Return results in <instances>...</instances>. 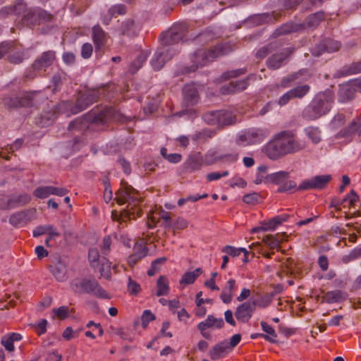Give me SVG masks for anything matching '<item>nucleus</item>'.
<instances>
[{"label":"nucleus","mask_w":361,"mask_h":361,"mask_svg":"<svg viewBox=\"0 0 361 361\" xmlns=\"http://www.w3.org/2000/svg\"><path fill=\"white\" fill-rule=\"evenodd\" d=\"M306 147V142L298 140L292 130H282L276 133L264 146V152L271 160H277L288 154L300 152Z\"/></svg>","instance_id":"1"},{"label":"nucleus","mask_w":361,"mask_h":361,"mask_svg":"<svg viewBox=\"0 0 361 361\" xmlns=\"http://www.w3.org/2000/svg\"><path fill=\"white\" fill-rule=\"evenodd\" d=\"M137 191L128 183L122 181L121 188L116 192L115 200L118 204L128 203L126 208L120 213L116 210L111 212L113 221H118L120 225L127 219H135L142 214V209L138 207L141 199L137 197Z\"/></svg>","instance_id":"2"},{"label":"nucleus","mask_w":361,"mask_h":361,"mask_svg":"<svg viewBox=\"0 0 361 361\" xmlns=\"http://www.w3.org/2000/svg\"><path fill=\"white\" fill-rule=\"evenodd\" d=\"M226 47L223 44H217L209 49H199L190 56L192 65L185 67L183 70V73H189L195 72L199 68L207 65L215 59L224 56L226 54Z\"/></svg>","instance_id":"3"},{"label":"nucleus","mask_w":361,"mask_h":361,"mask_svg":"<svg viewBox=\"0 0 361 361\" xmlns=\"http://www.w3.org/2000/svg\"><path fill=\"white\" fill-rule=\"evenodd\" d=\"M333 96L330 92L317 94L302 113L304 118L310 121L315 120L324 115L330 110Z\"/></svg>","instance_id":"4"},{"label":"nucleus","mask_w":361,"mask_h":361,"mask_svg":"<svg viewBox=\"0 0 361 361\" xmlns=\"http://www.w3.org/2000/svg\"><path fill=\"white\" fill-rule=\"evenodd\" d=\"M73 290L75 293L92 294L99 298H109L107 292L104 290L96 280L84 279H75L71 283Z\"/></svg>","instance_id":"5"},{"label":"nucleus","mask_w":361,"mask_h":361,"mask_svg":"<svg viewBox=\"0 0 361 361\" xmlns=\"http://www.w3.org/2000/svg\"><path fill=\"white\" fill-rule=\"evenodd\" d=\"M105 91L104 87L85 90L77 99L75 106L71 109V112L75 114L85 110L90 105L97 102L101 97L105 96Z\"/></svg>","instance_id":"6"},{"label":"nucleus","mask_w":361,"mask_h":361,"mask_svg":"<svg viewBox=\"0 0 361 361\" xmlns=\"http://www.w3.org/2000/svg\"><path fill=\"white\" fill-rule=\"evenodd\" d=\"M90 121L97 124L104 123L109 121L125 122L126 118L119 111L112 107H106L98 112L91 111L88 115Z\"/></svg>","instance_id":"7"},{"label":"nucleus","mask_w":361,"mask_h":361,"mask_svg":"<svg viewBox=\"0 0 361 361\" xmlns=\"http://www.w3.org/2000/svg\"><path fill=\"white\" fill-rule=\"evenodd\" d=\"M188 27L185 23L174 24L168 31L161 33L160 36L161 44L170 47L179 42L185 36Z\"/></svg>","instance_id":"8"},{"label":"nucleus","mask_w":361,"mask_h":361,"mask_svg":"<svg viewBox=\"0 0 361 361\" xmlns=\"http://www.w3.org/2000/svg\"><path fill=\"white\" fill-rule=\"evenodd\" d=\"M34 94L25 92L19 95H8L4 97L3 103L9 109H18L20 107H30L33 105Z\"/></svg>","instance_id":"9"},{"label":"nucleus","mask_w":361,"mask_h":361,"mask_svg":"<svg viewBox=\"0 0 361 361\" xmlns=\"http://www.w3.org/2000/svg\"><path fill=\"white\" fill-rule=\"evenodd\" d=\"M289 177V172L281 171L269 174L267 180L269 181V183L279 185L277 189L278 192H284L295 188L297 185L295 181L288 180Z\"/></svg>","instance_id":"10"},{"label":"nucleus","mask_w":361,"mask_h":361,"mask_svg":"<svg viewBox=\"0 0 361 361\" xmlns=\"http://www.w3.org/2000/svg\"><path fill=\"white\" fill-rule=\"evenodd\" d=\"M175 54V50L171 47L161 45L159 47L151 60L154 70L159 71L162 68L165 63L169 61Z\"/></svg>","instance_id":"11"},{"label":"nucleus","mask_w":361,"mask_h":361,"mask_svg":"<svg viewBox=\"0 0 361 361\" xmlns=\"http://www.w3.org/2000/svg\"><path fill=\"white\" fill-rule=\"evenodd\" d=\"M36 212V209L30 208L15 212L11 215L9 223L13 226L26 224L35 218Z\"/></svg>","instance_id":"12"},{"label":"nucleus","mask_w":361,"mask_h":361,"mask_svg":"<svg viewBox=\"0 0 361 361\" xmlns=\"http://www.w3.org/2000/svg\"><path fill=\"white\" fill-rule=\"evenodd\" d=\"M310 86L309 85L305 84L297 86L282 95L279 100V104L281 106H283L290 99H302L310 92Z\"/></svg>","instance_id":"13"},{"label":"nucleus","mask_w":361,"mask_h":361,"mask_svg":"<svg viewBox=\"0 0 361 361\" xmlns=\"http://www.w3.org/2000/svg\"><path fill=\"white\" fill-rule=\"evenodd\" d=\"M55 59L56 53L54 51L49 50L44 51L34 61L32 68L37 72L45 71L47 68L53 64Z\"/></svg>","instance_id":"14"},{"label":"nucleus","mask_w":361,"mask_h":361,"mask_svg":"<svg viewBox=\"0 0 361 361\" xmlns=\"http://www.w3.org/2000/svg\"><path fill=\"white\" fill-rule=\"evenodd\" d=\"M255 308V301H246L237 307L235 316L239 322L247 323L252 317Z\"/></svg>","instance_id":"15"},{"label":"nucleus","mask_w":361,"mask_h":361,"mask_svg":"<svg viewBox=\"0 0 361 361\" xmlns=\"http://www.w3.org/2000/svg\"><path fill=\"white\" fill-rule=\"evenodd\" d=\"M293 52V48H287L280 53L272 54L266 61L268 68L271 70H277L281 68L287 60L288 56Z\"/></svg>","instance_id":"16"},{"label":"nucleus","mask_w":361,"mask_h":361,"mask_svg":"<svg viewBox=\"0 0 361 361\" xmlns=\"http://www.w3.org/2000/svg\"><path fill=\"white\" fill-rule=\"evenodd\" d=\"M331 180L330 175L316 176L312 180L302 182L298 187L299 190L309 189H323Z\"/></svg>","instance_id":"17"},{"label":"nucleus","mask_w":361,"mask_h":361,"mask_svg":"<svg viewBox=\"0 0 361 361\" xmlns=\"http://www.w3.org/2000/svg\"><path fill=\"white\" fill-rule=\"evenodd\" d=\"M54 18V16L48 13L47 11L39 8L36 11H30L25 16L26 20H31L34 24H41L51 22Z\"/></svg>","instance_id":"18"},{"label":"nucleus","mask_w":361,"mask_h":361,"mask_svg":"<svg viewBox=\"0 0 361 361\" xmlns=\"http://www.w3.org/2000/svg\"><path fill=\"white\" fill-rule=\"evenodd\" d=\"M183 104L185 106H192L197 104L200 96L197 88L193 85H186L183 90Z\"/></svg>","instance_id":"19"},{"label":"nucleus","mask_w":361,"mask_h":361,"mask_svg":"<svg viewBox=\"0 0 361 361\" xmlns=\"http://www.w3.org/2000/svg\"><path fill=\"white\" fill-rule=\"evenodd\" d=\"M202 166V158L199 154L188 157L183 166L182 173H193L199 171Z\"/></svg>","instance_id":"20"},{"label":"nucleus","mask_w":361,"mask_h":361,"mask_svg":"<svg viewBox=\"0 0 361 361\" xmlns=\"http://www.w3.org/2000/svg\"><path fill=\"white\" fill-rule=\"evenodd\" d=\"M92 40L96 51L102 49L107 42L108 36L106 32L99 25H94L92 27Z\"/></svg>","instance_id":"21"},{"label":"nucleus","mask_w":361,"mask_h":361,"mask_svg":"<svg viewBox=\"0 0 361 361\" xmlns=\"http://www.w3.org/2000/svg\"><path fill=\"white\" fill-rule=\"evenodd\" d=\"M229 350L228 343L226 340H224L214 345L209 355L212 360H216L225 357Z\"/></svg>","instance_id":"22"},{"label":"nucleus","mask_w":361,"mask_h":361,"mask_svg":"<svg viewBox=\"0 0 361 361\" xmlns=\"http://www.w3.org/2000/svg\"><path fill=\"white\" fill-rule=\"evenodd\" d=\"M218 115L217 128L219 129H222L236 123V116L231 111L223 109L218 110Z\"/></svg>","instance_id":"23"},{"label":"nucleus","mask_w":361,"mask_h":361,"mask_svg":"<svg viewBox=\"0 0 361 361\" xmlns=\"http://www.w3.org/2000/svg\"><path fill=\"white\" fill-rule=\"evenodd\" d=\"M31 197L27 193L13 195L7 200L6 209H10L17 207L25 205L30 202Z\"/></svg>","instance_id":"24"},{"label":"nucleus","mask_w":361,"mask_h":361,"mask_svg":"<svg viewBox=\"0 0 361 361\" xmlns=\"http://www.w3.org/2000/svg\"><path fill=\"white\" fill-rule=\"evenodd\" d=\"M49 270L59 281H64L68 278L66 266L60 259H58L54 264L49 265Z\"/></svg>","instance_id":"25"},{"label":"nucleus","mask_w":361,"mask_h":361,"mask_svg":"<svg viewBox=\"0 0 361 361\" xmlns=\"http://www.w3.org/2000/svg\"><path fill=\"white\" fill-rule=\"evenodd\" d=\"M148 252V249L146 246L136 243L134 247V252L130 255L128 258V264L130 267H134L137 262L145 257Z\"/></svg>","instance_id":"26"},{"label":"nucleus","mask_w":361,"mask_h":361,"mask_svg":"<svg viewBox=\"0 0 361 361\" xmlns=\"http://www.w3.org/2000/svg\"><path fill=\"white\" fill-rule=\"evenodd\" d=\"M348 298L346 293L341 290L328 291L322 296V301L327 303L340 302L345 300Z\"/></svg>","instance_id":"27"},{"label":"nucleus","mask_w":361,"mask_h":361,"mask_svg":"<svg viewBox=\"0 0 361 361\" xmlns=\"http://www.w3.org/2000/svg\"><path fill=\"white\" fill-rule=\"evenodd\" d=\"M121 35L133 37L137 35V28L133 19H127L122 22L118 29Z\"/></svg>","instance_id":"28"},{"label":"nucleus","mask_w":361,"mask_h":361,"mask_svg":"<svg viewBox=\"0 0 361 361\" xmlns=\"http://www.w3.org/2000/svg\"><path fill=\"white\" fill-rule=\"evenodd\" d=\"M224 325V322L222 318H215L213 315H209L204 322H201L197 325L198 330H206L209 328L216 327L221 329Z\"/></svg>","instance_id":"29"},{"label":"nucleus","mask_w":361,"mask_h":361,"mask_svg":"<svg viewBox=\"0 0 361 361\" xmlns=\"http://www.w3.org/2000/svg\"><path fill=\"white\" fill-rule=\"evenodd\" d=\"M360 118L359 117H357L356 118L353 119L346 128L341 130L338 133V137H350L355 133H357L358 130L360 128Z\"/></svg>","instance_id":"30"},{"label":"nucleus","mask_w":361,"mask_h":361,"mask_svg":"<svg viewBox=\"0 0 361 361\" xmlns=\"http://www.w3.org/2000/svg\"><path fill=\"white\" fill-rule=\"evenodd\" d=\"M235 287V281L233 279H229L226 286L223 288L220 295L221 299L224 303L228 304L231 302Z\"/></svg>","instance_id":"31"},{"label":"nucleus","mask_w":361,"mask_h":361,"mask_svg":"<svg viewBox=\"0 0 361 361\" xmlns=\"http://www.w3.org/2000/svg\"><path fill=\"white\" fill-rule=\"evenodd\" d=\"M284 235L279 233L273 235H267L262 238V242L269 247L270 249H279L282 243Z\"/></svg>","instance_id":"32"},{"label":"nucleus","mask_w":361,"mask_h":361,"mask_svg":"<svg viewBox=\"0 0 361 361\" xmlns=\"http://www.w3.org/2000/svg\"><path fill=\"white\" fill-rule=\"evenodd\" d=\"M355 90L350 85H343L340 86L338 95V99L341 102H346L354 97Z\"/></svg>","instance_id":"33"},{"label":"nucleus","mask_w":361,"mask_h":361,"mask_svg":"<svg viewBox=\"0 0 361 361\" xmlns=\"http://www.w3.org/2000/svg\"><path fill=\"white\" fill-rule=\"evenodd\" d=\"M325 18L324 12L321 11L310 15L306 19V24L308 27L317 28L321 22Z\"/></svg>","instance_id":"34"},{"label":"nucleus","mask_w":361,"mask_h":361,"mask_svg":"<svg viewBox=\"0 0 361 361\" xmlns=\"http://www.w3.org/2000/svg\"><path fill=\"white\" fill-rule=\"evenodd\" d=\"M157 296L167 295L169 292V286L167 279L164 276H160L157 281Z\"/></svg>","instance_id":"35"},{"label":"nucleus","mask_w":361,"mask_h":361,"mask_svg":"<svg viewBox=\"0 0 361 361\" xmlns=\"http://www.w3.org/2000/svg\"><path fill=\"white\" fill-rule=\"evenodd\" d=\"M202 274V269L201 268H197L193 271H188L184 274L182 279L180 280V283L184 284H192L193 283L196 279Z\"/></svg>","instance_id":"36"},{"label":"nucleus","mask_w":361,"mask_h":361,"mask_svg":"<svg viewBox=\"0 0 361 361\" xmlns=\"http://www.w3.org/2000/svg\"><path fill=\"white\" fill-rule=\"evenodd\" d=\"M305 72V71L300 70L283 77L281 80L280 85L283 88L290 87L291 84L298 80L300 76L302 75Z\"/></svg>","instance_id":"37"},{"label":"nucleus","mask_w":361,"mask_h":361,"mask_svg":"<svg viewBox=\"0 0 361 361\" xmlns=\"http://www.w3.org/2000/svg\"><path fill=\"white\" fill-rule=\"evenodd\" d=\"M88 128L87 121L78 118L71 122L68 126L70 131H78L82 133Z\"/></svg>","instance_id":"38"},{"label":"nucleus","mask_w":361,"mask_h":361,"mask_svg":"<svg viewBox=\"0 0 361 361\" xmlns=\"http://www.w3.org/2000/svg\"><path fill=\"white\" fill-rule=\"evenodd\" d=\"M218 110L210 111L202 114V118L205 123L209 126H216L218 123Z\"/></svg>","instance_id":"39"},{"label":"nucleus","mask_w":361,"mask_h":361,"mask_svg":"<svg viewBox=\"0 0 361 361\" xmlns=\"http://www.w3.org/2000/svg\"><path fill=\"white\" fill-rule=\"evenodd\" d=\"M277 49V46L274 43H270L257 50L255 56L258 59H264L268 54L273 52Z\"/></svg>","instance_id":"40"},{"label":"nucleus","mask_w":361,"mask_h":361,"mask_svg":"<svg viewBox=\"0 0 361 361\" xmlns=\"http://www.w3.org/2000/svg\"><path fill=\"white\" fill-rule=\"evenodd\" d=\"M167 259L165 257H159L152 261L150 269L147 271V275L149 276H154L156 273L160 271L161 266L166 262Z\"/></svg>","instance_id":"41"},{"label":"nucleus","mask_w":361,"mask_h":361,"mask_svg":"<svg viewBox=\"0 0 361 361\" xmlns=\"http://www.w3.org/2000/svg\"><path fill=\"white\" fill-rule=\"evenodd\" d=\"M247 80H241L238 81H232L229 83L227 89L229 92H234L237 91H242L247 88Z\"/></svg>","instance_id":"42"},{"label":"nucleus","mask_w":361,"mask_h":361,"mask_svg":"<svg viewBox=\"0 0 361 361\" xmlns=\"http://www.w3.org/2000/svg\"><path fill=\"white\" fill-rule=\"evenodd\" d=\"M52 186H40L37 188L34 192L33 195L39 199H44L51 195Z\"/></svg>","instance_id":"43"},{"label":"nucleus","mask_w":361,"mask_h":361,"mask_svg":"<svg viewBox=\"0 0 361 361\" xmlns=\"http://www.w3.org/2000/svg\"><path fill=\"white\" fill-rule=\"evenodd\" d=\"M202 292L200 291L196 295V305L195 314L197 317H202L206 314L207 310L205 307L202 306L204 303V299H200V296H202Z\"/></svg>","instance_id":"44"},{"label":"nucleus","mask_w":361,"mask_h":361,"mask_svg":"<svg viewBox=\"0 0 361 361\" xmlns=\"http://www.w3.org/2000/svg\"><path fill=\"white\" fill-rule=\"evenodd\" d=\"M324 42L326 51L329 53L338 51L341 46L339 42L329 38L324 39Z\"/></svg>","instance_id":"45"},{"label":"nucleus","mask_w":361,"mask_h":361,"mask_svg":"<svg viewBox=\"0 0 361 361\" xmlns=\"http://www.w3.org/2000/svg\"><path fill=\"white\" fill-rule=\"evenodd\" d=\"M276 292L271 291L269 293H267L262 295L259 300H258L256 302V306L257 305L259 307H267L271 302L273 298L275 296Z\"/></svg>","instance_id":"46"},{"label":"nucleus","mask_w":361,"mask_h":361,"mask_svg":"<svg viewBox=\"0 0 361 361\" xmlns=\"http://www.w3.org/2000/svg\"><path fill=\"white\" fill-rule=\"evenodd\" d=\"M113 331L116 335L118 336L123 340H127L129 341H133V334L128 329H126L124 328H116L113 329Z\"/></svg>","instance_id":"47"},{"label":"nucleus","mask_w":361,"mask_h":361,"mask_svg":"<svg viewBox=\"0 0 361 361\" xmlns=\"http://www.w3.org/2000/svg\"><path fill=\"white\" fill-rule=\"evenodd\" d=\"M307 136L311 139V140L314 143L317 144L321 140L320 137V130L318 128L310 127L306 129Z\"/></svg>","instance_id":"48"},{"label":"nucleus","mask_w":361,"mask_h":361,"mask_svg":"<svg viewBox=\"0 0 361 361\" xmlns=\"http://www.w3.org/2000/svg\"><path fill=\"white\" fill-rule=\"evenodd\" d=\"M146 60V56L144 54H140L132 63L130 67L131 73H134L137 71Z\"/></svg>","instance_id":"49"},{"label":"nucleus","mask_w":361,"mask_h":361,"mask_svg":"<svg viewBox=\"0 0 361 361\" xmlns=\"http://www.w3.org/2000/svg\"><path fill=\"white\" fill-rule=\"evenodd\" d=\"M18 6H23L22 4L20 5H13L11 6H5L1 8L0 10V16L1 18H5L8 15H18L19 12L18 11Z\"/></svg>","instance_id":"50"},{"label":"nucleus","mask_w":361,"mask_h":361,"mask_svg":"<svg viewBox=\"0 0 361 361\" xmlns=\"http://www.w3.org/2000/svg\"><path fill=\"white\" fill-rule=\"evenodd\" d=\"M127 288L130 295H137L141 291L140 285L133 280L131 277L128 278Z\"/></svg>","instance_id":"51"},{"label":"nucleus","mask_w":361,"mask_h":361,"mask_svg":"<svg viewBox=\"0 0 361 361\" xmlns=\"http://www.w3.org/2000/svg\"><path fill=\"white\" fill-rule=\"evenodd\" d=\"M298 30V25L293 23H286L281 26L276 32L279 35H286Z\"/></svg>","instance_id":"52"},{"label":"nucleus","mask_w":361,"mask_h":361,"mask_svg":"<svg viewBox=\"0 0 361 361\" xmlns=\"http://www.w3.org/2000/svg\"><path fill=\"white\" fill-rule=\"evenodd\" d=\"M155 319V315L150 310H145L141 317L142 326L145 329L148 326L149 322L154 321Z\"/></svg>","instance_id":"53"},{"label":"nucleus","mask_w":361,"mask_h":361,"mask_svg":"<svg viewBox=\"0 0 361 361\" xmlns=\"http://www.w3.org/2000/svg\"><path fill=\"white\" fill-rule=\"evenodd\" d=\"M259 198V195L257 192H252L245 195L243 201L247 204L254 205L257 204Z\"/></svg>","instance_id":"54"},{"label":"nucleus","mask_w":361,"mask_h":361,"mask_svg":"<svg viewBox=\"0 0 361 361\" xmlns=\"http://www.w3.org/2000/svg\"><path fill=\"white\" fill-rule=\"evenodd\" d=\"M246 71H247V70L245 68H240V69L227 71L222 74V78L224 80H228L231 78H235L239 75H243L246 73Z\"/></svg>","instance_id":"55"},{"label":"nucleus","mask_w":361,"mask_h":361,"mask_svg":"<svg viewBox=\"0 0 361 361\" xmlns=\"http://www.w3.org/2000/svg\"><path fill=\"white\" fill-rule=\"evenodd\" d=\"M126 13V6L123 4H117L111 6L109 10V14L114 16L116 14L123 15Z\"/></svg>","instance_id":"56"},{"label":"nucleus","mask_w":361,"mask_h":361,"mask_svg":"<svg viewBox=\"0 0 361 361\" xmlns=\"http://www.w3.org/2000/svg\"><path fill=\"white\" fill-rule=\"evenodd\" d=\"M345 72L347 75L361 73V62H354L346 67Z\"/></svg>","instance_id":"57"},{"label":"nucleus","mask_w":361,"mask_h":361,"mask_svg":"<svg viewBox=\"0 0 361 361\" xmlns=\"http://www.w3.org/2000/svg\"><path fill=\"white\" fill-rule=\"evenodd\" d=\"M55 315L61 319H65L68 317L69 308L67 306H61L58 309L53 310Z\"/></svg>","instance_id":"58"},{"label":"nucleus","mask_w":361,"mask_h":361,"mask_svg":"<svg viewBox=\"0 0 361 361\" xmlns=\"http://www.w3.org/2000/svg\"><path fill=\"white\" fill-rule=\"evenodd\" d=\"M325 52L326 51L324 39L317 44L311 51L312 54L314 56H319Z\"/></svg>","instance_id":"59"},{"label":"nucleus","mask_w":361,"mask_h":361,"mask_svg":"<svg viewBox=\"0 0 361 361\" xmlns=\"http://www.w3.org/2000/svg\"><path fill=\"white\" fill-rule=\"evenodd\" d=\"M104 185V200L108 203L112 199V190L108 179L103 180Z\"/></svg>","instance_id":"60"},{"label":"nucleus","mask_w":361,"mask_h":361,"mask_svg":"<svg viewBox=\"0 0 361 361\" xmlns=\"http://www.w3.org/2000/svg\"><path fill=\"white\" fill-rule=\"evenodd\" d=\"M111 245V238L110 235L104 237L102 240V245L101 246V251L103 255H107L110 252Z\"/></svg>","instance_id":"61"},{"label":"nucleus","mask_w":361,"mask_h":361,"mask_svg":"<svg viewBox=\"0 0 361 361\" xmlns=\"http://www.w3.org/2000/svg\"><path fill=\"white\" fill-rule=\"evenodd\" d=\"M99 272L101 276L104 277L105 279H111V273L109 261H106V263L102 264L101 267L99 269Z\"/></svg>","instance_id":"62"},{"label":"nucleus","mask_w":361,"mask_h":361,"mask_svg":"<svg viewBox=\"0 0 361 361\" xmlns=\"http://www.w3.org/2000/svg\"><path fill=\"white\" fill-rule=\"evenodd\" d=\"M23 59L24 57L22 52H15L8 56V61L13 64H19L23 62Z\"/></svg>","instance_id":"63"},{"label":"nucleus","mask_w":361,"mask_h":361,"mask_svg":"<svg viewBox=\"0 0 361 361\" xmlns=\"http://www.w3.org/2000/svg\"><path fill=\"white\" fill-rule=\"evenodd\" d=\"M360 257H361V248H355L349 253V255H348L343 257V261L345 262H348L350 261L354 260Z\"/></svg>","instance_id":"64"}]
</instances>
